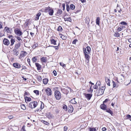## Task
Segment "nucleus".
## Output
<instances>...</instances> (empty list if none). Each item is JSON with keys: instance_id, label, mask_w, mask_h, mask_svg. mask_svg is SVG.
<instances>
[{"instance_id": "obj_1", "label": "nucleus", "mask_w": 131, "mask_h": 131, "mask_svg": "<svg viewBox=\"0 0 131 131\" xmlns=\"http://www.w3.org/2000/svg\"><path fill=\"white\" fill-rule=\"evenodd\" d=\"M54 96L56 99L59 100L61 98V94L60 92L58 90H56L54 93Z\"/></svg>"}, {"instance_id": "obj_2", "label": "nucleus", "mask_w": 131, "mask_h": 131, "mask_svg": "<svg viewBox=\"0 0 131 131\" xmlns=\"http://www.w3.org/2000/svg\"><path fill=\"white\" fill-rule=\"evenodd\" d=\"M37 105V102L36 101L30 102L29 104V107L31 108L36 107Z\"/></svg>"}, {"instance_id": "obj_3", "label": "nucleus", "mask_w": 131, "mask_h": 131, "mask_svg": "<svg viewBox=\"0 0 131 131\" xmlns=\"http://www.w3.org/2000/svg\"><path fill=\"white\" fill-rule=\"evenodd\" d=\"M105 87L102 86L101 88H99L97 93V96H100L103 94Z\"/></svg>"}, {"instance_id": "obj_4", "label": "nucleus", "mask_w": 131, "mask_h": 131, "mask_svg": "<svg viewBox=\"0 0 131 131\" xmlns=\"http://www.w3.org/2000/svg\"><path fill=\"white\" fill-rule=\"evenodd\" d=\"M14 31L16 35L19 36H20L22 35V33L19 29L16 28L14 30Z\"/></svg>"}, {"instance_id": "obj_5", "label": "nucleus", "mask_w": 131, "mask_h": 131, "mask_svg": "<svg viewBox=\"0 0 131 131\" xmlns=\"http://www.w3.org/2000/svg\"><path fill=\"white\" fill-rule=\"evenodd\" d=\"M45 91L48 96H50L51 95L52 91L50 88H47L45 90Z\"/></svg>"}, {"instance_id": "obj_6", "label": "nucleus", "mask_w": 131, "mask_h": 131, "mask_svg": "<svg viewBox=\"0 0 131 131\" xmlns=\"http://www.w3.org/2000/svg\"><path fill=\"white\" fill-rule=\"evenodd\" d=\"M83 52L84 53L85 59L86 60H88L90 58V56L88 54H87V52L85 50H84V52Z\"/></svg>"}, {"instance_id": "obj_7", "label": "nucleus", "mask_w": 131, "mask_h": 131, "mask_svg": "<svg viewBox=\"0 0 131 131\" xmlns=\"http://www.w3.org/2000/svg\"><path fill=\"white\" fill-rule=\"evenodd\" d=\"M3 44L5 45L8 46L10 44V42L7 39L4 38L3 40Z\"/></svg>"}, {"instance_id": "obj_8", "label": "nucleus", "mask_w": 131, "mask_h": 131, "mask_svg": "<svg viewBox=\"0 0 131 131\" xmlns=\"http://www.w3.org/2000/svg\"><path fill=\"white\" fill-rule=\"evenodd\" d=\"M48 10L49 15L51 16L52 15L53 13V10L52 9H50V7L48 8H47L45 9V12L47 11Z\"/></svg>"}, {"instance_id": "obj_9", "label": "nucleus", "mask_w": 131, "mask_h": 131, "mask_svg": "<svg viewBox=\"0 0 131 131\" xmlns=\"http://www.w3.org/2000/svg\"><path fill=\"white\" fill-rule=\"evenodd\" d=\"M100 108L104 111H105L106 109L107 108V106L104 103L101 104L100 106Z\"/></svg>"}, {"instance_id": "obj_10", "label": "nucleus", "mask_w": 131, "mask_h": 131, "mask_svg": "<svg viewBox=\"0 0 131 131\" xmlns=\"http://www.w3.org/2000/svg\"><path fill=\"white\" fill-rule=\"evenodd\" d=\"M85 50L86 51V50L87 51V53L88 54H90L91 51V49L90 47L89 46H87L86 48H83V52H84V50Z\"/></svg>"}, {"instance_id": "obj_11", "label": "nucleus", "mask_w": 131, "mask_h": 131, "mask_svg": "<svg viewBox=\"0 0 131 131\" xmlns=\"http://www.w3.org/2000/svg\"><path fill=\"white\" fill-rule=\"evenodd\" d=\"M85 97L88 100H90L92 96V94H84Z\"/></svg>"}, {"instance_id": "obj_12", "label": "nucleus", "mask_w": 131, "mask_h": 131, "mask_svg": "<svg viewBox=\"0 0 131 131\" xmlns=\"http://www.w3.org/2000/svg\"><path fill=\"white\" fill-rule=\"evenodd\" d=\"M13 65L14 67L17 69H19L21 68V65L17 62L13 63Z\"/></svg>"}, {"instance_id": "obj_13", "label": "nucleus", "mask_w": 131, "mask_h": 131, "mask_svg": "<svg viewBox=\"0 0 131 131\" xmlns=\"http://www.w3.org/2000/svg\"><path fill=\"white\" fill-rule=\"evenodd\" d=\"M73 107L72 105H70L68 107V111L69 113H72L73 110Z\"/></svg>"}, {"instance_id": "obj_14", "label": "nucleus", "mask_w": 131, "mask_h": 131, "mask_svg": "<svg viewBox=\"0 0 131 131\" xmlns=\"http://www.w3.org/2000/svg\"><path fill=\"white\" fill-rule=\"evenodd\" d=\"M22 53L20 54L19 56V58H21L26 55L27 53L25 51H21Z\"/></svg>"}, {"instance_id": "obj_15", "label": "nucleus", "mask_w": 131, "mask_h": 131, "mask_svg": "<svg viewBox=\"0 0 131 131\" xmlns=\"http://www.w3.org/2000/svg\"><path fill=\"white\" fill-rule=\"evenodd\" d=\"M52 37H53V36L51 37L50 39V41L51 42V43L54 45H56V42H57V40H56L52 38Z\"/></svg>"}, {"instance_id": "obj_16", "label": "nucleus", "mask_w": 131, "mask_h": 131, "mask_svg": "<svg viewBox=\"0 0 131 131\" xmlns=\"http://www.w3.org/2000/svg\"><path fill=\"white\" fill-rule=\"evenodd\" d=\"M105 82L107 83V85L109 86H110V79L106 77H105Z\"/></svg>"}, {"instance_id": "obj_17", "label": "nucleus", "mask_w": 131, "mask_h": 131, "mask_svg": "<svg viewBox=\"0 0 131 131\" xmlns=\"http://www.w3.org/2000/svg\"><path fill=\"white\" fill-rule=\"evenodd\" d=\"M35 64L36 67H37V70L38 71L40 70L41 68V65L37 63H36Z\"/></svg>"}, {"instance_id": "obj_18", "label": "nucleus", "mask_w": 131, "mask_h": 131, "mask_svg": "<svg viewBox=\"0 0 131 131\" xmlns=\"http://www.w3.org/2000/svg\"><path fill=\"white\" fill-rule=\"evenodd\" d=\"M106 112L109 113L112 116H113V112L109 108H107L105 110Z\"/></svg>"}, {"instance_id": "obj_19", "label": "nucleus", "mask_w": 131, "mask_h": 131, "mask_svg": "<svg viewBox=\"0 0 131 131\" xmlns=\"http://www.w3.org/2000/svg\"><path fill=\"white\" fill-rule=\"evenodd\" d=\"M61 91L64 94H66L67 95L69 92V91L67 89H62Z\"/></svg>"}, {"instance_id": "obj_20", "label": "nucleus", "mask_w": 131, "mask_h": 131, "mask_svg": "<svg viewBox=\"0 0 131 131\" xmlns=\"http://www.w3.org/2000/svg\"><path fill=\"white\" fill-rule=\"evenodd\" d=\"M46 57H43L40 58V60L41 62L42 63L46 62L47 59Z\"/></svg>"}, {"instance_id": "obj_21", "label": "nucleus", "mask_w": 131, "mask_h": 131, "mask_svg": "<svg viewBox=\"0 0 131 131\" xmlns=\"http://www.w3.org/2000/svg\"><path fill=\"white\" fill-rule=\"evenodd\" d=\"M20 43L19 42L17 44H16L14 49H18L20 46Z\"/></svg>"}, {"instance_id": "obj_22", "label": "nucleus", "mask_w": 131, "mask_h": 131, "mask_svg": "<svg viewBox=\"0 0 131 131\" xmlns=\"http://www.w3.org/2000/svg\"><path fill=\"white\" fill-rule=\"evenodd\" d=\"M13 53L14 55H15L16 56H17L18 55L19 53L17 49H14L13 50Z\"/></svg>"}, {"instance_id": "obj_23", "label": "nucleus", "mask_w": 131, "mask_h": 131, "mask_svg": "<svg viewBox=\"0 0 131 131\" xmlns=\"http://www.w3.org/2000/svg\"><path fill=\"white\" fill-rule=\"evenodd\" d=\"M62 10L61 9H58L57 12L56 14V15L59 16L62 13Z\"/></svg>"}, {"instance_id": "obj_24", "label": "nucleus", "mask_w": 131, "mask_h": 131, "mask_svg": "<svg viewBox=\"0 0 131 131\" xmlns=\"http://www.w3.org/2000/svg\"><path fill=\"white\" fill-rule=\"evenodd\" d=\"M100 19L99 17H97L96 20V24L98 26L100 25Z\"/></svg>"}, {"instance_id": "obj_25", "label": "nucleus", "mask_w": 131, "mask_h": 131, "mask_svg": "<svg viewBox=\"0 0 131 131\" xmlns=\"http://www.w3.org/2000/svg\"><path fill=\"white\" fill-rule=\"evenodd\" d=\"M30 19H27L26 20L25 24L26 26L27 27L29 25L30 22L29 21H30Z\"/></svg>"}, {"instance_id": "obj_26", "label": "nucleus", "mask_w": 131, "mask_h": 131, "mask_svg": "<svg viewBox=\"0 0 131 131\" xmlns=\"http://www.w3.org/2000/svg\"><path fill=\"white\" fill-rule=\"evenodd\" d=\"M11 44L10 46H12L14 43V42H15V39L13 38H11L10 40Z\"/></svg>"}, {"instance_id": "obj_27", "label": "nucleus", "mask_w": 131, "mask_h": 131, "mask_svg": "<svg viewBox=\"0 0 131 131\" xmlns=\"http://www.w3.org/2000/svg\"><path fill=\"white\" fill-rule=\"evenodd\" d=\"M5 31L8 33L9 34L11 33V32L9 28L7 27H5Z\"/></svg>"}, {"instance_id": "obj_28", "label": "nucleus", "mask_w": 131, "mask_h": 131, "mask_svg": "<svg viewBox=\"0 0 131 131\" xmlns=\"http://www.w3.org/2000/svg\"><path fill=\"white\" fill-rule=\"evenodd\" d=\"M24 98L25 102L27 101V102H30L31 101V99L30 97H28L27 96H24Z\"/></svg>"}, {"instance_id": "obj_29", "label": "nucleus", "mask_w": 131, "mask_h": 131, "mask_svg": "<svg viewBox=\"0 0 131 131\" xmlns=\"http://www.w3.org/2000/svg\"><path fill=\"white\" fill-rule=\"evenodd\" d=\"M90 21V19L89 17H86L85 18V23L87 24H89Z\"/></svg>"}, {"instance_id": "obj_30", "label": "nucleus", "mask_w": 131, "mask_h": 131, "mask_svg": "<svg viewBox=\"0 0 131 131\" xmlns=\"http://www.w3.org/2000/svg\"><path fill=\"white\" fill-rule=\"evenodd\" d=\"M75 98L71 99L70 101V102L73 104H76L77 102L75 101Z\"/></svg>"}, {"instance_id": "obj_31", "label": "nucleus", "mask_w": 131, "mask_h": 131, "mask_svg": "<svg viewBox=\"0 0 131 131\" xmlns=\"http://www.w3.org/2000/svg\"><path fill=\"white\" fill-rule=\"evenodd\" d=\"M48 81V79L47 78H45L43 80V82L45 84H47Z\"/></svg>"}, {"instance_id": "obj_32", "label": "nucleus", "mask_w": 131, "mask_h": 131, "mask_svg": "<svg viewBox=\"0 0 131 131\" xmlns=\"http://www.w3.org/2000/svg\"><path fill=\"white\" fill-rule=\"evenodd\" d=\"M64 19L65 21H69L70 22H71L72 21L71 19V18L70 17H69L64 18Z\"/></svg>"}, {"instance_id": "obj_33", "label": "nucleus", "mask_w": 131, "mask_h": 131, "mask_svg": "<svg viewBox=\"0 0 131 131\" xmlns=\"http://www.w3.org/2000/svg\"><path fill=\"white\" fill-rule=\"evenodd\" d=\"M61 35L60 36V38L63 40H66L67 38V36H64L61 34H60V35Z\"/></svg>"}, {"instance_id": "obj_34", "label": "nucleus", "mask_w": 131, "mask_h": 131, "mask_svg": "<svg viewBox=\"0 0 131 131\" xmlns=\"http://www.w3.org/2000/svg\"><path fill=\"white\" fill-rule=\"evenodd\" d=\"M124 27H125L124 26H121L120 27H118L117 29V30L118 31H120L123 30V28Z\"/></svg>"}, {"instance_id": "obj_35", "label": "nucleus", "mask_w": 131, "mask_h": 131, "mask_svg": "<svg viewBox=\"0 0 131 131\" xmlns=\"http://www.w3.org/2000/svg\"><path fill=\"white\" fill-rule=\"evenodd\" d=\"M57 30L61 32L62 31V28L61 26H60L58 27V28L57 29Z\"/></svg>"}, {"instance_id": "obj_36", "label": "nucleus", "mask_w": 131, "mask_h": 131, "mask_svg": "<svg viewBox=\"0 0 131 131\" xmlns=\"http://www.w3.org/2000/svg\"><path fill=\"white\" fill-rule=\"evenodd\" d=\"M37 59L36 58V57H34L32 59V60L33 63L36 62Z\"/></svg>"}, {"instance_id": "obj_37", "label": "nucleus", "mask_w": 131, "mask_h": 131, "mask_svg": "<svg viewBox=\"0 0 131 131\" xmlns=\"http://www.w3.org/2000/svg\"><path fill=\"white\" fill-rule=\"evenodd\" d=\"M89 129L90 131H96V129L95 128L93 127H89Z\"/></svg>"}, {"instance_id": "obj_38", "label": "nucleus", "mask_w": 131, "mask_h": 131, "mask_svg": "<svg viewBox=\"0 0 131 131\" xmlns=\"http://www.w3.org/2000/svg\"><path fill=\"white\" fill-rule=\"evenodd\" d=\"M62 108L64 110L67 111V106L66 105L64 104L63 105Z\"/></svg>"}, {"instance_id": "obj_39", "label": "nucleus", "mask_w": 131, "mask_h": 131, "mask_svg": "<svg viewBox=\"0 0 131 131\" xmlns=\"http://www.w3.org/2000/svg\"><path fill=\"white\" fill-rule=\"evenodd\" d=\"M33 92L34 93H35L37 95H39V92L38 90H34V91Z\"/></svg>"}, {"instance_id": "obj_40", "label": "nucleus", "mask_w": 131, "mask_h": 131, "mask_svg": "<svg viewBox=\"0 0 131 131\" xmlns=\"http://www.w3.org/2000/svg\"><path fill=\"white\" fill-rule=\"evenodd\" d=\"M37 79L39 82H40L42 81V79L41 76H38L37 77Z\"/></svg>"}, {"instance_id": "obj_41", "label": "nucleus", "mask_w": 131, "mask_h": 131, "mask_svg": "<svg viewBox=\"0 0 131 131\" xmlns=\"http://www.w3.org/2000/svg\"><path fill=\"white\" fill-rule=\"evenodd\" d=\"M70 8L71 9L73 10L75 9V6L73 4H71L70 5Z\"/></svg>"}, {"instance_id": "obj_42", "label": "nucleus", "mask_w": 131, "mask_h": 131, "mask_svg": "<svg viewBox=\"0 0 131 131\" xmlns=\"http://www.w3.org/2000/svg\"><path fill=\"white\" fill-rule=\"evenodd\" d=\"M41 103V105H40V108L41 109H42L44 107V103L42 101H40Z\"/></svg>"}, {"instance_id": "obj_43", "label": "nucleus", "mask_w": 131, "mask_h": 131, "mask_svg": "<svg viewBox=\"0 0 131 131\" xmlns=\"http://www.w3.org/2000/svg\"><path fill=\"white\" fill-rule=\"evenodd\" d=\"M38 46V44L37 43H34L33 45L32 46V48L35 49Z\"/></svg>"}, {"instance_id": "obj_44", "label": "nucleus", "mask_w": 131, "mask_h": 131, "mask_svg": "<svg viewBox=\"0 0 131 131\" xmlns=\"http://www.w3.org/2000/svg\"><path fill=\"white\" fill-rule=\"evenodd\" d=\"M120 24L122 25H127V23L126 22L124 21H122L120 23Z\"/></svg>"}, {"instance_id": "obj_45", "label": "nucleus", "mask_w": 131, "mask_h": 131, "mask_svg": "<svg viewBox=\"0 0 131 131\" xmlns=\"http://www.w3.org/2000/svg\"><path fill=\"white\" fill-rule=\"evenodd\" d=\"M114 36L116 37H119V34L117 32H115L114 34Z\"/></svg>"}, {"instance_id": "obj_46", "label": "nucleus", "mask_w": 131, "mask_h": 131, "mask_svg": "<svg viewBox=\"0 0 131 131\" xmlns=\"http://www.w3.org/2000/svg\"><path fill=\"white\" fill-rule=\"evenodd\" d=\"M98 83V82H97L96 83V84L94 86L93 88L94 89H98V86L97 85Z\"/></svg>"}, {"instance_id": "obj_47", "label": "nucleus", "mask_w": 131, "mask_h": 131, "mask_svg": "<svg viewBox=\"0 0 131 131\" xmlns=\"http://www.w3.org/2000/svg\"><path fill=\"white\" fill-rule=\"evenodd\" d=\"M21 108L24 110L26 109V107L25 105L24 104H22L21 105Z\"/></svg>"}, {"instance_id": "obj_48", "label": "nucleus", "mask_w": 131, "mask_h": 131, "mask_svg": "<svg viewBox=\"0 0 131 131\" xmlns=\"http://www.w3.org/2000/svg\"><path fill=\"white\" fill-rule=\"evenodd\" d=\"M25 125H23L22 127L21 131H26L25 129Z\"/></svg>"}, {"instance_id": "obj_49", "label": "nucleus", "mask_w": 131, "mask_h": 131, "mask_svg": "<svg viewBox=\"0 0 131 131\" xmlns=\"http://www.w3.org/2000/svg\"><path fill=\"white\" fill-rule=\"evenodd\" d=\"M60 65L62 66L63 68L65 67H66L65 64H63L62 62H61L60 63Z\"/></svg>"}, {"instance_id": "obj_50", "label": "nucleus", "mask_w": 131, "mask_h": 131, "mask_svg": "<svg viewBox=\"0 0 131 131\" xmlns=\"http://www.w3.org/2000/svg\"><path fill=\"white\" fill-rule=\"evenodd\" d=\"M126 118L127 119H131V116L129 114H127L126 116Z\"/></svg>"}, {"instance_id": "obj_51", "label": "nucleus", "mask_w": 131, "mask_h": 131, "mask_svg": "<svg viewBox=\"0 0 131 131\" xmlns=\"http://www.w3.org/2000/svg\"><path fill=\"white\" fill-rule=\"evenodd\" d=\"M53 73L54 76H56L57 74V73L56 70H54L52 72Z\"/></svg>"}, {"instance_id": "obj_52", "label": "nucleus", "mask_w": 131, "mask_h": 131, "mask_svg": "<svg viewBox=\"0 0 131 131\" xmlns=\"http://www.w3.org/2000/svg\"><path fill=\"white\" fill-rule=\"evenodd\" d=\"M43 123H44V124H46V125H48L49 124V123L47 122H46V121H43Z\"/></svg>"}, {"instance_id": "obj_53", "label": "nucleus", "mask_w": 131, "mask_h": 131, "mask_svg": "<svg viewBox=\"0 0 131 131\" xmlns=\"http://www.w3.org/2000/svg\"><path fill=\"white\" fill-rule=\"evenodd\" d=\"M112 82L113 83V88H114L116 87V84L115 82L114 81H113Z\"/></svg>"}, {"instance_id": "obj_54", "label": "nucleus", "mask_w": 131, "mask_h": 131, "mask_svg": "<svg viewBox=\"0 0 131 131\" xmlns=\"http://www.w3.org/2000/svg\"><path fill=\"white\" fill-rule=\"evenodd\" d=\"M67 7V11H69L70 9L69 7L68 4H67L66 5Z\"/></svg>"}, {"instance_id": "obj_55", "label": "nucleus", "mask_w": 131, "mask_h": 131, "mask_svg": "<svg viewBox=\"0 0 131 131\" xmlns=\"http://www.w3.org/2000/svg\"><path fill=\"white\" fill-rule=\"evenodd\" d=\"M78 41V40L77 39H75L72 42L73 44H75L76 42Z\"/></svg>"}, {"instance_id": "obj_56", "label": "nucleus", "mask_w": 131, "mask_h": 131, "mask_svg": "<svg viewBox=\"0 0 131 131\" xmlns=\"http://www.w3.org/2000/svg\"><path fill=\"white\" fill-rule=\"evenodd\" d=\"M92 86L91 85V86L90 87V89H89V90L88 91L91 92V93H92L93 91V89H91Z\"/></svg>"}, {"instance_id": "obj_57", "label": "nucleus", "mask_w": 131, "mask_h": 131, "mask_svg": "<svg viewBox=\"0 0 131 131\" xmlns=\"http://www.w3.org/2000/svg\"><path fill=\"white\" fill-rule=\"evenodd\" d=\"M27 61L28 63L29 66L31 67V65L30 64V60L28 58L27 60Z\"/></svg>"}, {"instance_id": "obj_58", "label": "nucleus", "mask_w": 131, "mask_h": 131, "mask_svg": "<svg viewBox=\"0 0 131 131\" xmlns=\"http://www.w3.org/2000/svg\"><path fill=\"white\" fill-rule=\"evenodd\" d=\"M110 100L108 99H105V100L103 102V103H106L108 101H109Z\"/></svg>"}, {"instance_id": "obj_59", "label": "nucleus", "mask_w": 131, "mask_h": 131, "mask_svg": "<svg viewBox=\"0 0 131 131\" xmlns=\"http://www.w3.org/2000/svg\"><path fill=\"white\" fill-rule=\"evenodd\" d=\"M121 76H122V77L121 78V79H125L124 76L123 74H121Z\"/></svg>"}, {"instance_id": "obj_60", "label": "nucleus", "mask_w": 131, "mask_h": 131, "mask_svg": "<svg viewBox=\"0 0 131 131\" xmlns=\"http://www.w3.org/2000/svg\"><path fill=\"white\" fill-rule=\"evenodd\" d=\"M62 7H63V10H64L65 8V4L64 3L63 4H62Z\"/></svg>"}, {"instance_id": "obj_61", "label": "nucleus", "mask_w": 131, "mask_h": 131, "mask_svg": "<svg viewBox=\"0 0 131 131\" xmlns=\"http://www.w3.org/2000/svg\"><path fill=\"white\" fill-rule=\"evenodd\" d=\"M59 44H60V43L59 42L58 46H54V48H55V49L56 50H58V49L59 47H58V46L59 45Z\"/></svg>"}, {"instance_id": "obj_62", "label": "nucleus", "mask_w": 131, "mask_h": 131, "mask_svg": "<svg viewBox=\"0 0 131 131\" xmlns=\"http://www.w3.org/2000/svg\"><path fill=\"white\" fill-rule=\"evenodd\" d=\"M21 67L22 68L21 70H22L23 69H26V67L24 66H22Z\"/></svg>"}, {"instance_id": "obj_63", "label": "nucleus", "mask_w": 131, "mask_h": 131, "mask_svg": "<svg viewBox=\"0 0 131 131\" xmlns=\"http://www.w3.org/2000/svg\"><path fill=\"white\" fill-rule=\"evenodd\" d=\"M29 94V93L28 92H25V93H24V96H25L26 95H28Z\"/></svg>"}, {"instance_id": "obj_64", "label": "nucleus", "mask_w": 131, "mask_h": 131, "mask_svg": "<svg viewBox=\"0 0 131 131\" xmlns=\"http://www.w3.org/2000/svg\"><path fill=\"white\" fill-rule=\"evenodd\" d=\"M15 37L16 38L18 39V40L19 41L21 39V38L19 37H18V36H15Z\"/></svg>"}]
</instances>
